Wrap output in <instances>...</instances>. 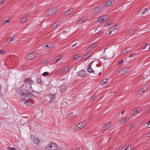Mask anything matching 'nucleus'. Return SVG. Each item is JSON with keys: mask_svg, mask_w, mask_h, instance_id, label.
Listing matches in <instances>:
<instances>
[{"mask_svg": "<svg viewBox=\"0 0 150 150\" xmlns=\"http://www.w3.org/2000/svg\"><path fill=\"white\" fill-rule=\"evenodd\" d=\"M112 24V22H108V23L107 24L108 25H110L111 24Z\"/></svg>", "mask_w": 150, "mask_h": 150, "instance_id": "nucleus-52", "label": "nucleus"}, {"mask_svg": "<svg viewBox=\"0 0 150 150\" xmlns=\"http://www.w3.org/2000/svg\"><path fill=\"white\" fill-rule=\"evenodd\" d=\"M135 31V29L134 28L132 29L129 30L126 33L127 35H130L133 34Z\"/></svg>", "mask_w": 150, "mask_h": 150, "instance_id": "nucleus-12", "label": "nucleus"}, {"mask_svg": "<svg viewBox=\"0 0 150 150\" xmlns=\"http://www.w3.org/2000/svg\"><path fill=\"white\" fill-rule=\"evenodd\" d=\"M42 79L41 78H39L37 79V82L39 83H40L42 82Z\"/></svg>", "mask_w": 150, "mask_h": 150, "instance_id": "nucleus-37", "label": "nucleus"}, {"mask_svg": "<svg viewBox=\"0 0 150 150\" xmlns=\"http://www.w3.org/2000/svg\"><path fill=\"white\" fill-rule=\"evenodd\" d=\"M32 88L30 87L29 85H27L26 84L24 83L21 88V96L25 100L24 104L27 105L28 107L31 105L30 100L33 98V95L29 91Z\"/></svg>", "mask_w": 150, "mask_h": 150, "instance_id": "nucleus-1", "label": "nucleus"}, {"mask_svg": "<svg viewBox=\"0 0 150 150\" xmlns=\"http://www.w3.org/2000/svg\"><path fill=\"white\" fill-rule=\"evenodd\" d=\"M124 69V71H125L126 73L129 72L130 69L129 67H125Z\"/></svg>", "mask_w": 150, "mask_h": 150, "instance_id": "nucleus-32", "label": "nucleus"}, {"mask_svg": "<svg viewBox=\"0 0 150 150\" xmlns=\"http://www.w3.org/2000/svg\"><path fill=\"white\" fill-rule=\"evenodd\" d=\"M74 12V9L73 8H70L66 11L65 12V14L66 15L68 16Z\"/></svg>", "mask_w": 150, "mask_h": 150, "instance_id": "nucleus-10", "label": "nucleus"}, {"mask_svg": "<svg viewBox=\"0 0 150 150\" xmlns=\"http://www.w3.org/2000/svg\"><path fill=\"white\" fill-rule=\"evenodd\" d=\"M84 123V122H82L79 123L75 127V130H79L84 127L85 126V124H83Z\"/></svg>", "mask_w": 150, "mask_h": 150, "instance_id": "nucleus-3", "label": "nucleus"}, {"mask_svg": "<svg viewBox=\"0 0 150 150\" xmlns=\"http://www.w3.org/2000/svg\"><path fill=\"white\" fill-rule=\"evenodd\" d=\"M146 136L147 137H150V132L147 134Z\"/></svg>", "mask_w": 150, "mask_h": 150, "instance_id": "nucleus-53", "label": "nucleus"}, {"mask_svg": "<svg viewBox=\"0 0 150 150\" xmlns=\"http://www.w3.org/2000/svg\"><path fill=\"white\" fill-rule=\"evenodd\" d=\"M5 52V50H0V53L1 54H3Z\"/></svg>", "mask_w": 150, "mask_h": 150, "instance_id": "nucleus-43", "label": "nucleus"}, {"mask_svg": "<svg viewBox=\"0 0 150 150\" xmlns=\"http://www.w3.org/2000/svg\"><path fill=\"white\" fill-rule=\"evenodd\" d=\"M111 33V31H110L109 33V34H110Z\"/></svg>", "mask_w": 150, "mask_h": 150, "instance_id": "nucleus-60", "label": "nucleus"}, {"mask_svg": "<svg viewBox=\"0 0 150 150\" xmlns=\"http://www.w3.org/2000/svg\"><path fill=\"white\" fill-rule=\"evenodd\" d=\"M102 17H100L98 19V21L100 23L102 22Z\"/></svg>", "mask_w": 150, "mask_h": 150, "instance_id": "nucleus-41", "label": "nucleus"}, {"mask_svg": "<svg viewBox=\"0 0 150 150\" xmlns=\"http://www.w3.org/2000/svg\"><path fill=\"white\" fill-rule=\"evenodd\" d=\"M27 21V18L26 17H24L21 20V23H24L26 22Z\"/></svg>", "mask_w": 150, "mask_h": 150, "instance_id": "nucleus-27", "label": "nucleus"}, {"mask_svg": "<svg viewBox=\"0 0 150 150\" xmlns=\"http://www.w3.org/2000/svg\"><path fill=\"white\" fill-rule=\"evenodd\" d=\"M51 43L50 42H49L47 43V44H46L45 46V47L46 48H51L53 45H51Z\"/></svg>", "mask_w": 150, "mask_h": 150, "instance_id": "nucleus-26", "label": "nucleus"}, {"mask_svg": "<svg viewBox=\"0 0 150 150\" xmlns=\"http://www.w3.org/2000/svg\"><path fill=\"white\" fill-rule=\"evenodd\" d=\"M124 61L123 60H121L119 61V62L118 63V65H120V64L122 63Z\"/></svg>", "mask_w": 150, "mask_h": 150, "instance_id": "nucleus-47", "label": "nucleus"}, {"mask_svg": "<svg viewBox=\"0 0 150 150\" xmlns=\"http://www.w3.org/2000/svg\"><path fill=\"white\" fill-rule=\"evenodd\" d=\"M110 123H107L105 125L101 127V129L103 131H105L108 129L110 127Z\"/></svg>", "mask_w": 150, "mask_h": 150, "instance_id": "nucleus-7", "label": "nucleus"}, {"mask_svg": "<svg viewBox=\"0 0 150 150\" xmlns=\"http://www.w3.org/2000/svg\"><path fill=\"white\" fill-rule=\"evenodd\" d=\"M40 140L37 137H34L33 138V141L36 144H38L40 142Z\"/></svg>", "mask_w": 150, "mask_h": 150, "instance_id": "nucleus-23", "label": "nucleus"}, {"mask_svg": "<svg viewBox=\"0 0 150 150\" xmlns=\"http://www.w3.org/2000/svg\"><path fill=\"white\" fill-rule=\"evenodd\" d=\"M144 44L145 45V46L146 47L148 45V43H145V44Z\"/></svg>", "mask_w": 150, "mask_h": 150, "instance_id": "nucleus-56", "label": "nucleus"}, {"mask_svg": "<svg viewBox=\"0 0 150 150\" xmlns=\"http://www.w3.org/2000/svg\"><path fill=\"white\" fill-rule=\"evenodd\" d=\"M80 57H81V56H79L78 55V54H76L74 56V57L73 58V59L74 60H76L78 59Z\"/></svg>", "mask_w": 150, "mask_h": 150, "instance_id": "nucleus-31", "label": "nucleus"}, {"mask_svg": "<svg viewBox=\"0 0 150 150\" xmlns=\"http://www.w3.org/2000/svg\"><path fill=\"white\" fill-rule=\"evenodd\" d=\"M29 79V78H27L24 80V81L25 83H27V82H28Z\"/></svg>", "mask_w": 150, "mask_h": 150, "instance_id": "nucleus-44", "label": "nucleus"}, {"mask_svg": "<svg viewBox=\"0 0 150 150\" xmlns=\"http://www.w3.org/2000/svg\"><path fill=\"white\" fill-rule=\"evenodd\" d=\"M70 67L69 66H66L62 69L61 71V72L64 74H65L66 73L68 72L70 70Z\"/></svg>", "mask_w": 150, "mask_h": 150, "instance_id": "nucleus-5", "label": "nucleus"}, {"mask_svg": "<svg viewBox=\"0 0 150 150\" xmlns=\"http://www.w3.org/2000/svg\"><path fill=\"white\" fill-rule=\"evenodd\" d=\"M13 40V38L9 37L6 39V41L8 43L10 42Z\"/></svg>", "mask_w": 150, "mask_h": 150, "instance_id": "nucleus-29", "label": "nucleus"}, {"mask_svg": "<svg viewBox=\"0 0 150 150\" xmlns=\"http://www.w3.org/2000/svg\"><path fill=\"white\" fill-rule=\"evenodd\" d=\"M47 14L48 16H50L54 14V12H53L52 8H50L48 10Z\"/></svg>", "mask_w": 150, "mask_h": 150, "instance_id": "nucleus-20", "label": "nucleus"}, {"mask_svg": "<svg viewBox=\"0 0 150 150\" xmlns=\"http://www.w3.org/2000/svg\"><path fill=\"white\" fill-rule=\"evenodd\" d=\"M49 74V73L47 72H45L42 74L43 76H46Z\"/></svg>", "mask_w": 150, "mask_h": 150, "instance_id": "nucleus-35", "label": "nucleus"}, {"mask_svg": "<svg viewBox=\"0 0 150 150\" xmlns=\"http://www.w3.org/2000/svg\"><path fill=\"white\" fill-rule=\"evenodd\" d=\"M144 90H143V89H141L139 91L140 92V93H142L144 92Z\"/></svg>", "mask_w": 150, "mask_h": 150, "instance_id": "nucleus-48", "label": "nucleus"}, {"mask_svg": "<svg viewBox=\"0 0 150 150\" xmlns=\"http://www.w3.org/2000/svg\"><path fill=\"white\" fill-rule=\"evenodd\" d=\"M86 20H87V19L86 18H81V19H80V20H79L78 21L77 23L78 24H79L81 23L86 21Z\"/></svg>", "mask_w": 150, "mask_h": 150, "instance_id": "nucleus-17", "label": "nucleus"}, {"mask_svg": "<svg viewBox=\"0 0 150 150\" xmlns=\"http://www.w3.org/2000/svg\"><path fill=\"white\" fill-rule=\"evenodd\" d=\"M87 71L89 73H91L92 72L93 73H94V71L92 69L91 67L88 66V68H87Z\"/></svg>", "mask_w": 150, "mask_h": 150, "instance_id": "nucleus-24", "label": "nucleus"}, {"mask_svg": "<svg viewBox=\"0 0 150 150\" xmlns=\"http://www.w3.org/2000/svg\"><path fill=\"white\" fill-rule=\"evenodd\" d=\"M88 53H87V54L85 55L83 57V58H84V59L85 60H86V59L89 57L90 56L88 55Z\"/></svg>", "mask_w": 150, "mask_h": 150, "instance_id": "nucleus-33", "label": "nucleus"}, {"mask_svg": "<svg viewBox=\"0 0 150 150\" xmlns=\"http://www.w3.org/2000/svg\"><path fill=\"white\" fill-rule=\"evenodd\" d=\"M25 84H26L27 85H29L30 87L32 88L31 86V85L33 83V81L32 80L30 79H29V81H28V83H25Z\"/></svg>", "mask_w": 150, "mask_h": 150, "instance_id": "nucleus-25", "label": "nucleus"}, {"mask_svg": "<svg viewBox=\"0 0 150 150\" xmlns=\"http://www.w3.org/2000/svg\"><path fill=\"white\" fill-rule=\"evenodd\" d=\"M124 112H125V111H122V114L124 113Z\"/></svg>", "mask_w": 150, "mask_h": 150, "instance_id": "nucleus-59", "label": "nucleus"}, {"mask_svg": "<svg viewBox=\"0 0 150 150\" xmlns=\"http://www.w3.org/2000/svg\"><path fill=\"white\" fill-rule=\"evenodd\" d=\"M150 123V120H149L148 122V124H147V125H148Z\"/></svg>", "mask_w": 150, "mask_h": 150, "instance_id": "nucleus-58", "label": "nucleus"}, {"mask_svg": "<svg viewBox=\"0 0 150 150\" xmlns=\"http://www.w3.org/2000/svg\"><path fill=\"white\" fill-rule=\"evenodd\" d=\"M97 97V95L96 93L94 94L91 97V99L92 100H94Z\"/></svg>", "mask_w": 150, "mask_h": 150, "instance_id": "nucleus-30", "label": "nucleus"}, {"mask_svg": "<svg viewBox=\"0 0 150 150\" xmlns=\"http://www.w3.org/2000/svg\"><path fill=\"white\" fill-rule=\"evenodd\" d=\"M132 147V145H130L126 147V148L125 149V150H131V148Z\"/></svg>", "mask_w": 150, "mask_h": 150, "instance_id": "nucleus-34", "label": "nucleus"}, {"mask_svg": "<svg viewBox=\"0 0 150 150\" xmlns=\"http://www.w3.org/2000/svg\"><path fill=\"white\" fill-rule=\"evenodd\" d=\"M149 50H150V47H149Z\"/></svg>", "mask_w": 150, "mask_h": 150, "instance_id": "nucleus-61", "label": "nucleus"}, {"mask_svg": "<svg viewBox=\"0 0 150 150\" xmlns=\"http://www.w3.org/2000/svg\"><path fill=\"white\" fill-rule=\"evenodd\" d=\"M62 32H63L64 33H67V31H62Z\"/></svg>", "mask_w": 150, "mask_h": 150, "instance_id": "nucleus-57", "label": "nucleus"}, {"mask_svg": "<svg viewBox=\"0 0 150 150\" xmlns=\"http://www.w3.org/2000/svg\"><path fill=\"white\" fill-rule=\"evenodd\" d=\"M49 102L52 103L54 100L55 98V96L54 94H51L50 95L49 97Z\"/></svg>", "mask_w": 150, "mask_h": 150, "instance_id": "nucleus-16", "label": "nucleus"}, {"mask_svg": "<svg viewBox=\"0 0 150 150\" xmlns=\"http://www.w3.org/2000/svg\"><path fill=\"white\" fill-rule=\"evenodd\" d=\"M127 118H125L123 117L119 121V122L120 124H122L126 122L127 121Z\"/></svg>", "mask_w": 150, "mask_h": 150, "instance_id": "nucleus-14", "label": "nucleus"}, {"mask_svg": "<svg viewBox=\"0 0 150 150\" xmlns=\"http://www.w3.org/2000/svg\"><path fill=\"white\" fill-rule=\"evenodd\" d=\"M97 46V45L95 44H93L90 46L89 47L87 48L88 50H93L94 48Z\"/></svg>", "mask_w": 150, "mask_h": 150, "instance_id": "nucleus-22", "label": "nucleus"}, {"mask_svg": "<svg viewBox=\"0 0 150 150\" xmlns=\"http://www.w3.org/2000/svg\"><path fill=\"white\" fill-rule=\"evenodd\" d=\"M137 113H140L141 112V111L142 110H140V109L138 110L137 109Z\"/></svg>", "mask_w": 150, "mask_h": 150, "instance_id": "nucleus-49", "label": "nucleus"}, {"mask_svg": "<svg viewBox=\"0 0 150 150\" xmlns=\"http://www.w3.org/2000/svg\"><path fill=\"white\" fill-rule=\"evenodd\" d=\"M103 18H102V22H104L105 21V20L104 18V16H103Z\"/></svg>", "mask_w": 150, "mask_h": 150, "instance_id": "nucleus-51", "label": "nucleus"}, {"mask_svg": "<svg viewBox=\"0 0 150 150\" xmlns=\"http://www.w3.org/2000/svg\"><path fill=\"white\" fill-rule=\"evenodd\" d=\"M5 0H3L0 1V6H1L3 4Z\"/></svg>", "mask_w": 150, "mask_h": 150, "instance_id": "nucleus-46", "label": "nucleus"}, {"mask_svg": "<svg viewBox=\"0 0 150 150\" xmlns=\"http://www.w3.org/2000/svg\"><path fill=\"white\" fill-rule=\"evenodd\" d=\"M137 55V54L135 53H133L131 54L130 56V57H134L135 56H136Z\"/></svg>", "mask_w": 150, "mask_h": 150, "instance_id": "nucleus-38", "label": "nucleus"}, {"mask_svg": "<svg viewBox=\"0 0 150 150\" xmlns=\"http://www.w3.org/2000/svg\"><path fill=\"white\" fill-rule=\"evenodd\" d=\"M47 60H44L43 61V64L45 63H47Z\"/></svg>", "mask_w": 150, "mask_h": 150, "instance_id": "nucleus-54", "label": "nucleus"}, {"mask_svg": "<svg viewBox=\"0 0 150 150\" xmlns=\"http://www.w3.org/2000/svg\"><path fill=\"white\" fill-rule=\"evenodd\" d=\"M8 150H16V149L14 147L11 148V147H9L8 149Z\"/></svg>", "mask_w": 150, "mask_h": 150, "instance_id": "nucleus-42", "label": "nucleus"}, {"mask_svg": "<svg viewBox=\"0 0 150 150\" xmlns=\"http://www.w3.org/2000/svg\"><path fill=\"white\" fill-rule=\"evenodd\" d=\"M119 26H118L117 25H113L111 27V29H117L119 28Z\"/></svg>", "mask_w": 150, "mask_h": 150, "instance_id": "nucleus-28", "label": "nucleus"}, {"mask_svg": "<svg viewBox=\"0 0 150 150\" xmlns=\"http://www.w3.org/2000/svg\"><path fill=\"white\" fill-rule=\"evenodd\" d=\"M118 150H125V149H123V147L121 146L119 148Z\"/></svg>", "mask_w": 150, "mask_h": 150, "instance_id": "nucleus-45", "label": "nucleus"}, {"mask_svg": "<svg viewBox=\"0 0 150 150\" xmlns=\"http://www.w3.org/2000/svg\"><path fill=\"white\" fill-rule=\"evenodd\" d=\"M132 111H131L130 112V113H132V114H135L137 113V110H132Z\"/></svg>", "mask_w": 150, "mask_h": 150, "instance_id": "nucleus-36", "label": "nucleus"}, {"mask_svg": "<svg viewBox=\"0 0 150 150\" xmlns=\"http://www.w3.org/2000/svg\"><path fill=\"white\" fill-rule=\"evenodd\" d=\"M57 149V145L55 143H50L46 148L47 150H56Z\"/></svg>", "mask_w": 150, "mask_h": 150, "instance_id": "nucleus-2", "label": "nucleus"}, {"mask_svg": "<svg viewBox=\"0 0 150 150\" xmlns=\"http://www.w3.org/2000/svg\"><path fill=\"white\" fill-rule=\"evenodd\" d=\"M53 12L54 13H59V9L58 7H56L52 8Z\"/></svg>", "mask_w": 150, "mask_h": 150, "instance_id": "nucleus-15", "label": "nucleus"}, {"mask_svg": "<svg viewBox=\"0 0 150 150\" xmlns=\"http://www.w3.org/2000/svg\"><path fill=\"white\" fill-rule=\"evenodd\" d=\"M115 4V2L113 0H109L105 2V7H108L114 5Z\"/></svg>", "mask_w": 150, "mask_h": 150, "instance_id": "nucleus-4", "label": "nucleus"}, {"mask_svg": "<svg viewBox=\"0 0 150 150\" xmlns=\"http://www.w3.org/2000/svg\"><path fill=\"white\" fill-rule=\"evenodd\" d=\"M59 23L60 22L59 21H56L54 23L52 26V28H54L57 27L59 26L60 24Z\"/></svg>", "mask_w": 150, "mask_h": 150, "instance_id": "nucleus-13", "label": "nucleus"}, {"mask_svg": "<svg viewBox=\"0 0 150 150\" xmlns=\"http://www.w3.org/2000/svg\"><path fill=\"white\" fill-rule=\"evenodd\" d=\"M120 72L122 74H126L125 71H124V69H122L120 71Z\"/></svg>", "mask_w": 150, "mask_h": 150, "instance_id": "nucleus-39", "label": "nucleus"}, {"mask_svg": "<svg viewBox=\"0 0 150 150\" xmlns=\"http://www.w3.org/2000/svg\"><path fill=\"white\" fill-rule=\"evenodd\" d=\"M76 43H75L72 45V47H75V46H76Z\"/></svg>", "mask_w": 150, "mask_h": 150, "instance_id": "nucleus-55", "label": "nucleus"}, {"mask_svg": "<svg viewBox=\"0 0 150 150\" xmlns=\"http://www.w3.org/2000/svg\"><path fill=\"white\" fill-rule=\"evenodd\" d=\"M66 87L64 85H62L60 87V91L62 92H64L66 91Z\"/></svg>", "mask_w": 150, "mask_h": 150, "instance_id": "nucleus-19", "label": "nucleus"}, {"mask_svg": "<svg viewBox=\"0 0 150 150\" xmlns=\"http://www.w3.org/2000/svg\"><path fill=\"white\" fill-rule=\"evenodd\" d=\"M149 9L148 8H145L144 9H143L140 12L142 13V14H144L145 13H146L149 10Z\"/></svg>", "mask_w": 150, "mask_h": 150, "instance_id": "nucleus-21", "label": "nucleus"}, {"mask_svg": "<svg viewBox=\"0 0 150 150\" xmlns=\"http://www.w3.org/2000/svg\"><path fill=\"white\" fill-rule=\"evenodd\" d=\"M108 82V80L107 79H103L100 82V84L102 85H105Z\"/></svg>", "mask_w": 150, "mask_h": 150, "instance_id": "nucleus-18", "label": "nucleus"}, {"mask_svg": "<svg viewBox=\"0 0 150 150\" xmlns=\"http://www.w3.org/2000/svg\"><path fill=\"white\" fill-rule=\"evenodd\" d=\"M86 71L84 70H81L78 73V75L81 77L84 76L86 74Z\"/></svg>", "mask_w": 150, "mask_h": 150, "instance_id": "nucleus-8", "label": "nucleus"}, {"mask_svg": "<svg viewBox=\"0 0 150 150\" xmlns=\"http://www.w3.org/2000/svg\"><path fill=\"white\" fill-rule=\"evenodd\" d=\"M146 46L144 44H143L140 47V49H144L146 48Z\"/></svg>", "mask_w": 150, "mask_h": 150, "instance_id": "nucleus-40", "label": "nucleus"}, {"mask_svg": "<svg viewBox=\"0 0 150 150\" xmlns=\"http://www.w3.org/2000/svg\"><path fill=\"white\" fill-rule=\"evenodd\" d=\"M62 58L61 55H59L55 57L54 59V61L55 63H57L58 61L60 60Z\"/></svg>", "mask_w": 150, "mask_h": 150, "instance_id": "nucleus-11", "label": "nucleus"}, {"mask_svg": "<svg viewBox=\"0 0 150 150\" xmlns=\"http://www.w3.org/2000/svg\"><path fill=\"white\" fill-rule=\"evenodd\" d=\"M33 53H29L27 54L25 57V58L27 59H32L34 58V56L33 55Z\"/></svg>", "mask_w": 150, "mask_h": 150, "instance_id": "nucleus-6", "label": "nucleus"}, {"mask_svg": "<svg viewBox=\"0 0 150 150\" xmlns=\"http://www.w3.org/2000/svg\"><path fill=\"white\" fill-rule=\"evenodd\" d=\"M100 7H96L92 10V12L94 14L98 13V12H100Z\"/></svg>", "mask_w": 150, "mask_h": 150, "instance_id": "nucleus-9", "label": "nucleus"}, {"mask_svg": "<svg viewBox=\"0 0 150 150\" xmlns=\"http://www.w3.org/2000/svg\"><path fill=\"white\" fill-rule=\"evenodd\" d=\"M4 22L5 23H8L9 22V21H8L7 20H5L4 21Z\"/></svg>", "mask_w": 150, "mask_h": 150, "instance_id": "nucleus-50", "label": "nucleus"}]
</instances>
